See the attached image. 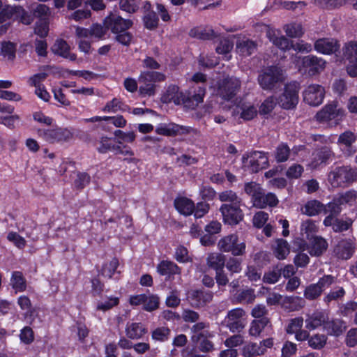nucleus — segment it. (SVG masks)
<instances>
[{
    "label": "nucleus",
    "mask_w": 357,
    "mask_h": 357,
    "mask_svg": "<svg viewBox=\"0 0 357 357\" xmlns=\"http://www.w3.org/2000/svg\"><path fill=\"white\" fill-rule=\"evenodd\" d=\"M278 199L272 192L264 194L262 191L259 196L254 201V206L259 208H264L266 206L273 207L278 204Z\"/></svg>",
    "instance_id": "26"
},
{
    "label": "nucleus",
    "mask_w": 357,
    "mask_h": 357,
    "mask_svg": "<svg viewBox=\"0 0 357 357\" xmlns=\"http://www.w3.org/2000/svg\"><path fill=\"white\" fill-rule=\"evenodd\" d=\"M257 45L252 40L243 38L236 43V52L243 56L251 55L256 50Z\"/></svg>",
    "instance_id": "33"
},
{
    "label": "nucleus",
    "mask_w": 357,
    "mask_h": 357,
    "mask_svg": "<svg viewBox=\"0 0 357 357\" xmlns=\"http://www.w3.org/2000/svg\"><path fill=\"white\" fill-rule=\"evenodd\" d=\"M245 192L251 197L252 204H254V201L255 199L259 196L260 193L262 191L261 186L255 183L250 182L245 184Z\"/></svg>",
    "instance_id": "53"
},
{
    "label": "nucleus",
    "mask_w": 357,
    "mask_h": 357,
    "mask_svg": "<svg viewBox=\"0 0 357 357\" xmlns=\"http://www.w3.org/2000/svg\"><path fill=\"white\" fill-rule=\"evenodd\" d=\"M245 275L250 281L257 282L260 280L261 271L260 268L252 265H248L245 271Z\"/></svg>",
    "instance_id": "64"
},
{
    "label": "nucleus",
    "mask_w": 357,
    "mask_h": 357,
    "mask_svg": "<svg viewBox=\"0 0 357 357\" xmlns=\"http://www.w3.org/2000/svg\"><path fill=\"white\" fill-rule=\"evenodd\" d=\"M241 82L235 77H226L212 83L214 95L225 101L232 100L241 89Z\"/></svg>",
    "instance_id": "3"
},
{
    "label": "nucleus",
    "mask_w": 357,
    "mask_h": 357,
    "mask_svg": "<svg viewBox=\"0 0 357 357\" xmlns=\"http://www.w3.org/2000/svg\"><path fill=\"white\" fill-rule=\"evenodd\" d=\"M105 26L116 35V40L123 45H128L132 38V35L127 31L131 27L132 22L124 20L116 14H110L104 20Z\"/></svg>",
    "instance_id": "2"
},
{
    "label": "nucleus",
    "mask_w": 357,
    "mask_h": 357,
    "mask_svg": "<svg viewBox=\"0 0 357 357\" xmlns=\"http://www.w3.org/2000/svg\"><path fill=\"white\" fill-rule=\"evenodd\" d=\"M233 42L230 41L227 38H225L220 42V44L216 47V52L219 54L225 55L227 60L231 58L229 55L231 50L233 49Z\"/></svg>",
    "instance_id": "49"
},
{
    "label": "nucleus",
    "mask_w": 357,
    "mask_h": 357,
    "mask_svg": "<svg viewBox=\"0 0 357 357\" xmlns=\"http://www.w3.org/2000/svg\"><path fill=\"white\" fill-rule=\"evenodd\" d=\"M39 135L50 143L66 142L73 137L72 132L68 129L63 128L41 130Z\"/></svg>",
    "instance_id": "13"
},
{
    "label": "nucleus",
    "mask_w": 357,
    "mask_h": 357,
    "mask_svg": "<svg viewBox=\"0 0 357 357\" xmlns=\"http://www.w3.org/2000/svg\"><path fill=\"white\" fill-rule=\"evenodd\" d=\"M332 155V152L328 149H322L319 151L314 158V160L312 162V167L313 168H316L319 165L326 162V160L330 158Z\"/></svg>",
    "instance_id": "51"
},
{
    "label": "nucleus",
    "mask_w": 357,
    "mask_h": 357,
    "mask_svg": "<svg viewBox=\"0 0 357 357\" xmlns=\"http://www.w3.org/2000/svg\"><path fill=\"white\" fill-rule=\"evenodd\" d=\"M223 221L230 225H236L243 219V213L240 204H224L220 206Z\"/></svg>",
    "instance_id": "12"
},
{
    "label": "nucleus",
    "mask_w": 357,
    "mask_h": 357,
    "mask_svg": "<svg viewBox=\"0 0 357 357\" xmlns=\"http://www.w3.org/2000/svg\"><path fill=\"white\" fill-rule=\"evenodd\" d=\"M257 114V108L249 102H240L232 108L231 111V115L234 118H240L245 121L252 119Z\"/></svg>",
    "instance_id": "17"
},
{
    "label": "nucleus",
    "mask_w": 357,
    "mask_h": 357,
    "mask_svg": "<svg viewBox=\"0 0 357 357\" xmlns=\"http://www.w3.org/2000/svg\"><path fill=\"white\" fill-rule=\"evenodd\" d=\"M326 340L327 337L324 335L316 334L309 339L308 344L312 348L319 349L325 345Z\"/></svg>",
    "instance_id": "56"
},
{
    "label": "nucleus",
    "mask_w": 357,
    "mask_h": 357,
    "mask_svg": "<svg viewBox=\"0 0 357 357\" xmlns=\"http://www.w3.org/2000/svg\"><path fill=\"white\" fill-rule=\"evenodd\" d=\"M274 256L279 260H283L290 252V246L288 242L282 238H278L272 245Z\"/></svg>",
    "instance_id": "28"
},
{
    "label": "nucleus",
    "mask_w": 357,
    "mask_h": 357,
    "mask_svg": "<svg viewBox=\"0 0 357 357\" xmlns=\"http://www.w3.org/2000/svg\"><path fill=\"white\" fill-rule=\"evenodd\" d=\"M209 328V324L206 322H198L193 325L192 327V331L193 333L192 340L194 341L201 340L202 338H212L215 334L213 332L210 331L208 328Z\"/></svg>",
    "instance_id": "25"
},
{
    "label": "nucleus",
    "mask_w": 357,
    "mask_h": 357,
    "mask_svg": "<svg viewBox=\"0 0 357 357\" xmlns=\"http://www.w3.org/2000/svg\"><path fill=\"white\" fill-rule=\"evenodd\" d=\"M283 29L290 38H300L304 34V29L301 23L291 22L284 26Z\"/></svg>",
    "instance_id": "40"
},
{
    "label": "nucleus",
    "mask_w": 357,
    "mask_h": 357,
    "mask_svg": "<svg viewBox=\"0 0 357 357\" xmlns=\"http://www.w3.org/2000/svg\"><path fill=\"white\" fill-rule=\"evenodd\" d=\"M242 352L244 357H250L252 356L264 354L265 349L256 343H248L244 346Z\"/></svg>",
    "instance_id": "44"
},
{
    "label": "nucleus",
    "mask_w": 357,
    "mask_h": 357,
    "mask_svg": "<svg viewBox=\"0 0 357 357\" xmlns=\"http://www.w3.org/2000/svg\"><path fill=\"white\" fill-rule=\"evenodd\" d=\"M170 331L168 328L160 327L155 329L152 332V338L155 341L164 342L169 337Z\"/></svg>",
    "instance_id": "58"
},
{
    "label": "nucleus",
    "mask_w": 357,
    "mask_h": 357,
    "mask_svg": "<svg viewBox=\"0 0 357 357\" xmlns=\"http://www.w3.org/2000/svg\"><path fill=\"white\" fill-rule=\"evenodd\" d=\"M356 140V135L350 130H347L340 135L337 144L345 155L351 156L356 152V149L353 146Z\"/></svg>",
    "instance_id": "16"
},
{
    "label": "nucleus",
    "mask_w": 357,
    "mask_h": 357,
    "mask_svg": "<svg viewBox=\"0 0 357 357\" xmlns=\"http://www.w3.org/2000/svg\"><path fill=\"white\" fill-rule=\"evenodd\" d=\"M140 79L142 81H151L155 82H163L166 79L165 74L156 71H143L140 73Z\"/></svg>",
    "instance_id": "46"
},
{
    "label": "nucleus",
    "mask_w": 357,
    "mask_h": 357,
    "mask_svg": "<svg viewBox=\"0 0 357 357\" xmlns=\"http://www.w3.org/2000/svg\"><path fill=\"white\" fill-rule=\"evenodd\" d=\"M291 155L289 147L282 143L278 145L275 151L274 156L278 162H282L287 161Z\"/></svg>",
    "instance_id": "43"
},
{
    "label": "nucleus",
    "mask_w": 357,
    "mask_h": 357,
    "mask_svg": "<svg viewBox=\"0 0 357 357\" xmlns=\"http://www.w3.org/2000/svg\"><path fill=\"white\" fill-rule=\"evenodd\" d=\"M159 306V298L155 295H146L144 303V309L151 312L156 310Z\"/></svg>",
    "instance_id": "57"
},
{
    "label": "nucleus",
    "mask_w": 357,
    "mask_h": 357,
    "mask_svg": "<svg viewBox=\"0 0 357 357\" xmlns=\"http://www.w3.org/2000/svg\"><path fill=\"white\" fill-rule=\"evenodd\" d=\"M342 60L347 74L357 77V42L350 41L342 47Z\"/></svg>",
    "instance_id": "8"
},
{
    "label": "nucleus",
    "mask_w": 357,
    "mask_h": 357,
    "mask_svg": "<svg viewBox=\"0 0 357 357\" xmlns=\"http://www.w3.org/2000/svg\"><path fill=\"white\" fill-rule=\"evenodd\" d=\"M218 248L224 252H231L234 256H241L245 253L246 245L236 234H231L218 241Z\"/></svg>",
    "instance_id": "5"
},
{
    "label": "nucleus",
    "mask_w": 357,
    "mask_h": 357,
    "mask_svg": "<svg viewBox=\"0 0 357 357\" xmlns=\"http://www.w3.org/2000/svg\"><path fill=\"white\" fill-rule=\"evenodd\" d=\"M17 14L22 15V22L24 24H29V20H26L24 17L25 14L24 10L22 8L19 6L13 7L10 6H6L2 8V3L0 1V23L5 22L6 20L10 19L13 15Z\"/></svg>",
    "instance_id": "23"
},
{
    "label": "nucleus",
    "mask_w": 357,
    "mask_h": 357,
    "mask_svg": "<svg viewBox=\"0 0 357 357\" xmlns=\"http://www.w3.org/2000/svg\"><path fill=\"white\" fill-rule=\"evenodd\" d=\"M205 96V89L199 86L194 93L190 91L184 93L179 91L176 85H170L162 95L161 100L165 103L174 102L175 105L183 104L188 109H193L203 102Z\"/></svg>",
    "instance_id": "1"
},
{
    "label": "nucleus",
    "mask_w": 357,
    "mask_h": 357,
    "mask_svg": "<svg viewBox=\"0 0 357 357\" xmlns=\"http://www.w3.org/2000/svg\"><path fill=\"white\" fill-rule=\"evenodd\" d=\"M75 33L77 38V43L78 45V50L83 52L84 54H90L92 52L93 48L91 47V41L87 39H90L89 37H81L77 34V26H74Z\"/></svg>",
    "instance_id": "42"
},
{
    "label": "nucleus",
    "mask_w": 357,
    "mask_h": 357,
    "mask_svg": "<svg viewBox=\"0 0 357 357\" xmlns=\"http://www.w3.org/2000/svg\"><path fill=\"white\" fill-rule=\"evenodd\" d=\"M218 198L222 202H229V204H240L241 199L236 193L231 190H227L219 193Z\"/></svg>",
    "instance_id": "47"
},
{
    "label": "nucleus",
    "mask_w": 357,
    "mask_h": 357,
    "mask_svg": "<svg viewBox=\"0 0 357 357\" xmlns=\"http://www.w3.org/2000/svg\"><path fill=\"white\" fill-rule=\"evenodd\" d=\"M321 289L317 284H312L306 287L304 296L309 300H313L319 297L321 294Z\"/></svg>",
    "instance_id": "59"
},
{
    "label": "nucleus",
    "mask_w": 357,
    "mask_h": 357,
    "mask_svg": "<svg viewBox=\"0 0 357 357\" xmlns=\"http://www.w3.org/2000/svg\"><path fill=\"white\" fill-rule=\"evenodd\" d=\"M147 333V329L141 323H128L126 328V333L128 338L138 340L142 338Z\"/></svg>",
    "instance_id": "29"
},
{
    "label": "nucleus",
    "mask_w": 357,
    "mask_h": 357,
    "mask_svg": "<svg viewBox=\"0 0 357 357\" xmlns=\"http://www.w3.org/2000/svg\"><path fill=\"white\" fill-rule=\"evenodd\" d=\"M298 91L299 84L297 82L287 84L279 98V105L287 109L294 108L298 102Z\"/></svg>",
    "instance_id": "10"
},
{
    "label": "nucleus",
    "mask_w": 357,
    "mask_h": 357,
    "mask_svg": "<svg viewBox=\"0 0 357 357\" xmlns=\"http://www.w3.org/2000/svg\"><path fill=\"white\" fill-rule=\"evenodd\" d=\"M174 256L176 261L180 263H186L191 261L187 248L183 245L176 248Z\"/></svg>",
    "instance_id": "60"
},
{
    "label": "nucleus",
    "mask_w": 357,
    "mask_h": 357,
    "mask_svg": "<svg viewBox=\"0 0 357 357\" xmlns=\"http://www.w3.org/2000/svg\"><path fill=\"white\" fill-rule=\"evenodd\" d=\"M207 265L215 272L222 271L225 264V256L221 253H211L207 257Z\"/></svg>",
    "instance_id": "32"
},
{
    "label": "nucleus",
    "mask_w": 357,
    "mask_h": 357,
    "mask_svg": "<svg viewBox=\"0 0 357 357\" xmlns=\"http://www.w3.org/2000/svg\"><path fill=\"white\" fill-rule=\"evenodd\" d=\"M138 82L140 84L139 91L143 96H151L155 94V85L151 81H142L140 75L138 77Z\"/></svg>",
    "instance_id": "50"
},
{
    "label": "nucleus",
    "mask_w": 357,
    "mask_h": 357,
    "mask_svg": "<svg viewBox=\"0 0 357 357\" xmlns=\"http://www.w3.org/2000/svg\"><path fill=\"white\" fill-rule=\"evenodd\" d=\"M301 231L302 234H306L307 238H309L317 232L318 227L314 221L312 220H307L302 222Z\"/></svg>",
    "instance_id": "54"
},
{
    "label": "nucleus",
    "mask_w": 357,
    "mask_h": 357,
    "mask_svg": "<svg viewBox=\"0 0 357 357\" xmlns=\"http://www.w3.org/2000/svg\"><path fill=\"white\" fill-rule=\"evenodd\" d=\"M328 319V315L324 311H314L311 314H307L305 320V328L307 330L313 331L319 327L326 325Z\"/></svg>",
    "instance_id": "22"
},
{
    "label": "nucleus",
    "mask_w": 357,
    "mask_h": 357,
    "mask_svg": "<svg viewBox=\"0 0 357 357\" xmlns=\"http://www.w3.org/2000/svg\"><path fill=\"white\" fill-rule=\"evenodd\" d=\"M354 252L353 243L350 240H342L339 242L334 250L335 255L342 259L351 257Z\"/></svg>",
    "instance_id": "24"
},
{
    "label": "nucleus",
    "mask_w": 357,
    "mask_h": 357,
    "mask_svg": "<svg viewBox=\"0 0 357 357\" xmlns=\"http://www.w3.org/2000/svg\"><path fill=\"white\" fill-rule=\"evenodd\" d=\"M302 213L308 216H314L324 211V205L319 201L311 200L307 202L301 208Z\"/></svg>",
    "instance_id": "39"
},
{
    "label": "nucleus",
    "mask_w": 357,
    "mask_h": 357,
    "mask_svg": "<svg viewBox=\"0 0 357 357\" xmlns=\"http://www.w3.org/2000/svg\"><path fill=\"white\" fill-rule=\"evenodd\" d=\"M284 308L289 311H296L305 305V301L298 296H285L282 303Z\"/></svg>",
    "instance_id": "35"
},
{
    "label": "nucleus",
    "mask_w": 357,
    "mask_h": 357,
    "mask_svg": "<svg viewBox=\"0 0 357 357\" xmlns=\"http://www.w3.org/2000/svg\"><path fill=\"white\" fill-rule=\"evenodd\" d=\"M327 248L328 243L324 238L315 236L313 238L309 252L311 255L319 256L326 250Z\"/></svg>",
    "instance_id": "38"
},
{
    "label": "nucleus",
    "mask_w": 357,
    "mask_h": 357,
    "mask_svg": "<svg viewBox=\"0 0 357 357\" xmlns=\"http://www.w3.org/2000/svg\"><path fill=\"white\" fill-rule=\"evenodd\" d=\"M345 329L346 326L344 323L339 319L333 321H329L328 319L326 325H324V330L331 335L339 336L345 331Z\"/></svg>",
    "instance_id": "34"
},
{
    "label": "nucleus",
    "mask_w": 357,
    "mask_h": 357,
    "mask_svg": "<svg viewBox=\"0 0 357 357\" xmlns=\"http://www.w3.org/2000/svg\"><path fill=\"white\" fill-rule=\"evenodd\" d=\"M11 284L16 291H23L26 289L25 280L20 272L16 271L13 273Z\"/></svg>",
    "instance_id": "52"
},
{
    "label": "nucleus",
    "mask_w": 357,
    "mask_h": 357,
    "mask_svg": "<svg viewBox=\"0 0 357 357\" xmlns=\"http://www.w3.org/2000/svg\"><path fill=\"white\" fill-rule=\"evenodd\" d=\"M341 205L342 204L337 202V198H335L332 202L324 206V212L336 216L341 211Z\"/></svg>",
    "instance_id": "62"
},
{
    "label": "nucleus",
    "mask_w": 357,
    "mask_h": 357,
    "mask_svg": "<svg viewBox=\"0 0 357 357\" xmlns=\"http://www.w3.org/2000/svg\"><path fill=\"white\" fill-rule=\"evenodd\" d=\"M355 176L356 173L350 167H339L330 172L328 181L336 188L352 182Z\"/></svg>",
    "instance_id": "9"
},
{
    "label": "nucleus",
    "mask_w": 357,
    "mask_h": 357,
    "mask_svg": "<svg viewBox=\"0 0 357 357\" xmlns=\"http://www.w3.org/2000/svg\"><path fill=\"white\" fill-rule=\"evenodd\" d=\"M16 46L11 42L1 43V54L8 60H13L15 57Z\"/></svg>",
    "instance_id": "48"
},
{
    "label": "nucleus",
    "mask_w": 357,
    "mask_h": 357,
    "mask_svg": "<svg viewBox=\"0 0 357 357\" xmlns=\"http://www.w3.org/2000/svg\"><path fill=\"white\" fill-rule=\"evenodd\" d=\"M282 70L277 66H271L264 69L258 77V82L264 90H272L276 84L284 80Z\"/></svg>",
    "instance_id": "6"
},
{
    "label": "nucleus",
    "mask_w": 357,
    "mask_h": 357,
    "mask_svg": "<svg viewBox=\"0 0 357 357\" xmlns=\"http://www.w3.org/2000/svg\"><path fill=\"white\" fill-rule=\"evenodd\" d=\"M176 210L184 215H191L195 209L194 202L187 197H178L174 201Z\"/></svg>",
    "instance_id": "30"
},
{
    "label": "nucleus",
    "mask_w": 357,
    "mask_h": 357,
    "mask_svg": "<svg viewBox=\"0 0 357 357\" xmlns=\"http://www.w3.org/2000/svg\"><path fill=\"white\" fill-rule=\"evenodd\" d=\"M267 36L270 40L276 47L282 50H287L289 47V40L284 36H276L275 31L269 30Z\"/></svg>",
    "instance_id": "41"
},
{
    "label": "nucleus",
    "mask_w": 357,
    "mask_h": 357,
    "mask_svg": "<svg viewBox=\"0 0 357 357\" xmlns=\"http://www.w3.org/2000/svg\"><path fill=\"white\" fill-rule=\"evenodd\" d=\"M303 319L302 317H296L289 320L286 328V331L289 334H295V338L298 341H303L309 337V333L307 331L303 330Z\"/></svg>",
    "instance_id": "21"
},
{
    "label": "nucleus",
    "mask_w": 357,
    "mask_h": 357,
    "mask_svg": "<svg viewBox=\"0 0 357 357\" xmlns=\"http://www.w3.org/2000/svg\"><path fill=\"white\" fill-rule=\"evenodd\" d=\"M296 65L298 70L310 75H314L322 72L326 65V61L314 55H308L300 57L297 60Z\"/></svg>",
    "instance_id": "7"
},
{
    "label": "nucleus",
    "mask_w": 357,
    "mask_h": 357,
    "mask_svg": "<svg viewBox=\"0 0 357 357\" xmlns=\"http://www.w3.org/2000/svg\"><path fill=\"white\" fill-rule=\"evenodd\" d=\"M119 303V297L114 296H106L97 302L96 309L98 311L106 312L118 305Z\"/></svg>",
    "instance_id": "36"
},
{
    "label": "nucleus",
    "mask_w": 357,
    "mask_h": 357,
    "mask_svg": "<svg viewBox=\"0 0 357 357\" xmlns=\"http://www.w3.org/2000/svg\"><path fill=\"white\" fill-rule=\"evenodd\" d=\"M77 34L81 37H89L95 40H102L105 38L109 29L105 25L100 24H93L89 29L77 26Z\"/></svg>",
    "instance_id": "19"
},
{
    "label": "nucleus",
    "mask_w": 357,
    "mask_h": 357,
    "mask_svg": "<svg viewBox=\"0 0 357 357\" xmlns=\"http://www.w3.org/2000/svg\"><path fill=\"white\" fill-rule=\"evenodd\" d=\"M52 50L54 53L70 61H75L77 58L75 54L70 52L69 45L63 40H57L52 46Z\"/></svg>",
    "instance_id": "27"
},
{
    "label": "nucleus",
    "mask_w": 357,
    "mask_h": 357,
    "mask_svg": "<svg viewBox=\"0 0 357 357\" xmlns=\"http://www.w3.org/2000/svg\"><path fill=\"white\" fill-rule=\"evenodd\" d=\"M192 129L190 127L180 126L176 123H162L158 126L155 132L158 135L172 136L190 133Z\"/></svg>",
    "instance_id": "20"
},
{
    "label": "nucleus",
    "mask_w": 357,
    "mask_h": 357,
    "mask_svg": "<svg viewBox=\"0 0 357 357\" xmlns=\"http://www.w3.org/2000/svg\"><path fill=\"white\" fill-rule=\"evenodd\" d=\"M324 95V87L315 84L307 86L303 93V100L311 106H318L321 104Z\"/></svg>",
    "instance_id": "14"
},
{
    "label": "nucleus",
    "mask_w": 357,
    "mask_h": 357,
    "mask_svg": "<svg viewBox=\"0 0 357 357\" xmlns=\"http://www.w3.org/2000/svg\"><path fill=\"white\" fill-rule=\"evenodd\" d=\"M86 122H97L101 121H108L111 123H112L114 126L117 128H123L126 125V120L123 118V116H93L90 119H86L84 120Z\"/></svg>",
    "instance_id": "37"
},
{
    "label": "nucleus",
    "mask_w": 357,
    "mask_h": 357,
    "mask_svg": "<svg viewBox=\"0 0 357 357\" xmlns=\"http://www.w3.org/2000/svg\"><path fill=\"white\" fill-rule=\"evenodd\" d=\"M268 319L262 318L259 320H253L249 328V334L252 336H259L263 329L267 326Z\"/></svg>",
    "instance_id": "45"
},
{
    "label": "nucleus",
    "mask_w": 357,
    "mask_h": 357,
    "mask_svg": "<svg viewBox=\"0 0 357 357\" xmlns=\"http://www.w3.org/2000/svg\"><path fill=\"white\" fill-rule=\"evenodd\" d=\"M314 46L318 53L327 55L336 53L340 47L339 42L331 38L318 39L315 41Z\"/></svg>",
    "instance_id": "18"
},
{
    "label": "nucleus",
    "mask_w": 357,
    "mask_h": 357,
    "mask_svg": "<svg viewBox=\"0 0 357 357\" xmlns=\"http://www.w3.org/2000/svg\"><path fill=\"white\" fill-rule=\"evenodd\" d=\"M345 115L344 109L340 107L337 102L333 101L318 112L315 118L319 123L333 126L342 121Z\"/></svg>",
    "instance_id": "4"
},
{
    "label": "nucleus",
    "mask_w": 357,
    "mask_h": 357,
    "mask_svg": "<svg viewBox=\"0 0 357 357\" xmlns=\"http://www.w3.org/2000/svg\"><path fill=\"white\" fill-rule=\"evenodd\" d=\"M7 239L19 249H24L26 246V240L17 232H9L7 235Z\"/></svg>",
    "instance_id": "55"
},
{
    "label": "nucleus",
    "mask_w": 357,
    "mask_h": 357,
    "mask_svg": "<svg viewBox=\"0 0 357 357\" xmlns=\"http://www.w3.org/2000/svg\"><path fill=\"white\" fill-rule=\"evenodd\" d=\"M243 162L250 165L253 172H257L268 166V155L262 151H253L247 158L243 156Z\"/></svg>",
    "instance_id": "15"
},
{
    "label": "nucleus",
    "mask_w": 357,
    "mask_h": 357,
    "mask_svg": "<svg viewBox=\"0 0 357 357\" xmlns=\"http://www.w3.org/2000/svg\"><path fill=\"white\" fill-rule=\"evenodd\" d=\"M353 221L350 218L343 219H335V224L333 225V231L335 232H341L349 229L352 225Z\"/></svg>",
    "instance_id": "61"
},
{
    "label": "nucleus",
    "mask_w": 357,
    "mask_h": 357,
    "mask_svg": "<svg viewBox=\"0 0 357 357\" xmlns=\"http://www.w3.org/2000/svg\"><path fill=\"white\" fill-rule=\"evenodd\" d=\"M227 269L231 273H238L241 271V261L235 257H229L226 262Z\"/></svg>",
    "instance_id": "63"
},
{
    "label": "nucleus",
    "mask_w": 357,
    "mask_h": 357,
    "mask_svg": "<svg viewBox=\"0 0 357 357\" xmlns=\"http://www.w3.org/2000/svg\"><path fill=\"white\" fill-rule=\"evenodd\" d=\"M245 312L242 308H235L228 312L223 324L230 331L238 332L245 326L244 317Z\"/></svg>",
    "instance_id": "11"
},
{
    "label": "nucleus",
    "mask_w": 357,
    "mask_h": 357,
    "mask_svg": "<svg viewBox=\"0 0 357 357\" xmlns=\"http://www.w3.org/2000/svg\"><path fill=\"white\" fill-rule=\"evenodd\" d=\"M157 271L160 275L168 277L181 274V268L175 263L170 261H162L158 265Z\"/></svg>",
    "instance_id": "31"
}]
</instances>
